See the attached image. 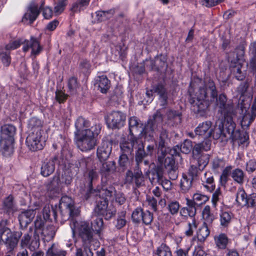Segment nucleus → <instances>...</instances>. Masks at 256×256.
<instances>
[{
	"instance_id": "49",
	"label": "nucleus",
	"mask_w": 256,
	"mask_h": 256,
	"mask_svg": "<svg viewBox=\"0 0 256 256\" xmlns=\"http://www.w3.org/2000/svg\"><path fill=\"white\" fill-rule=\"evenodd\" d=\"M248 196L244 190L242 188H239L236 196V201L240 206H244L246 204Z\"/></svg>"
},
{
	"instance_id": "21",
	"label": "nucleus",
	"mask_w": 256,
	"mask_h": 256,
	"mask_svg": "<svg viewBox=\"0 0 256 256\" xmlns=\"http://www.w3.org/2000/svg\"><path fill=\"white\" fill-rule=\"evenodd\" d=\"M224 126H225L224 120V122L222 121H220L218 123L216 122L214 129L213 130H212V136L214 139L218 140L222 138V140L224 138L228 137V134L226 128H225L226 130H224Z\"/></svg>"
},
{
	"instance_id": "44",
	"label": "nucleus",
	"mask_w": 256,
	"mask_h": 256,
	"mask_svg": "<svg viewBox=\"0 0 256 256\" xmlns=\"http://www.w3.org/2000/svg\"><path fill=\"white\" fill-rule=\"evenodd\" d=\"M202 169H200V167L198 166L196 164H194V163L191 164L189 170L188 176L194 180L198 179L199 175L202 172Z\"/></svg>"
},
{
	"instance_id": "38",
	"label": "nucleus",
	"mask_w": 256,
	"mask_h": 256,
	"mask_svg": "<svg viewBox=\"0 0 256 256\" xmlns=\"http://www.w3.org/2000/svg\"><path fill=\"white\" fill-rule=\"evenodd\" d=\"M202 216L204 220V222L210 224L215 218L214 215L211 212V208L209 205L206 206L202 212Z\"/></svg>"
},
{
	"instance_id": "30",
	"label": "nucleus",
	"mask_w": 256,
	"mask_h": 256,
	"mask_svg": "<svg viewBox=\"0 0 256 256\" xmlns=\"http://www.w3.org/2000/svg\"><path fill=\"white\" fill-rule=\"evenodd\" d=\"M40 14V10L38 8V6L31 4L28 8L24 16V18L30 21V24L36 19Z\"/></svg>"
},
{
	"instance_id": "56",
	"label": "nucleus",
	"mask_w": 256,
	"mask_h": 256,
	"mask_svg": "<svg viewBox=\"0 0 256 256\" xmlns=\"http://www.w3.org/2000/svg\"><path fill=\"white\" fill-rule=\"evenodd\" d=\"M154 220V214L149 210H146L144 211L142 216V222L146 226L151 224Z\"/></svg>"
},
{
	"instance_id": "25",
	"label": "nucleus",
	"mask_w": 256,
	"mask_h": 256,
	"mask_svg": "<svg viewBox=\"0 0 256 256\" xmlns=\"http://www.w3.org/2000/svg\"><path fill=\"white\" fill-rule=\"evenodd\" d=\"M152 90L159 95L160 105L165 106L168 104V92L164 86L162 84H158L154 87Z\"/></svg>"
},
{
	"instance_id": "28",
	"label": "nucleus",
	"mask_w": 256,
	"mask_h": 256,
	"mask_svg": "<svg viewBox=\"0 0 256 256\" xmlns=\"http://www.w3.org/2000/svg\"><path fill=\"white\" fill-rule=\"evenodd\" d=\"M90 3L89 0H78L74 2L70 8L71 15L74 16L76 13H79L86 8Z\"/></svg>"
},
{
	"instance_id": "5",
	"label": "nucleus",
	"mask_w": 256,
	"mask_h": 256,
	"mask_svg": "<svg viewBox=\"0 0 256 256\" xmlns=\"http://www.w3.org/2000/svg\"><path fill=\"white\" fill-rule=\"evenodd\" d=\"M22 236L21 232H12L8 227L0 226V241L4 244L9 252H12L17 246Z\"/></svg>"
},
{
	"instance_id": "10",
	"label": "nucleus",
	"mask_w": 256,
	"mask_h": 256,
	"mask_svg": "<svg viewBox=\"0 0 256 256\" xmlns=\"http://www.w3.org/2000/svg\"><path fill=\"white\" fill-rule=\"evenodd\" d=\"M46 141L44 134L30 132L26 137V143L30 150L36 152L43 149Z\"/></svg>"
},
{
	"instance_id": "29",
	"label": "nucleus",
	"mask_w": 256,
	"mask_h": 256,
	"mask_svg": "<svg viewBox=\"0 0 256 256\" xmlns=\"http://www.w3.org/2000/svg\"><path fill=\"white\" fill-rule=\"evenodd\" d=\"M110 81L106 76H102L96 78L95 85L102 93H106L110 88Z\"/></svg>"
},
{
	"instance_id": "62",
	"label": "nucleus",
	"mask_w": 256,
	"mask_h": 256,
	"mask_svg": "<svg viewBox=\"0 0 256 256\" xmlns=\"http://www.w3.org/2000/svg\"><path fill=\"white\" fill-rule=\"evenodd\" d=\"M198 226V223L195 219L193 218L191 222L188 223V228L185 232V234L186 236H190L193 234L194 231L196 228Z\"/></svg>"
},
{
	"instance_id": "13",
	"label": "nucleus",
	"mask_w": 256,
	"mask_h": 256,
	"mask_svg": "<svg viewBox=\"0 0 256 256\" xmlns=\"http://www.w3.org/2000/svg\"><path fill=\"white\" fill-rule=\"evenodd\" d=\"M59 209L62 214V211L66 210L68 218H72L78 216L80 212L78 208L75 206L74 200L67 196H64L61 198L60 201Z\"/></svg>"
},
{
	"instance_id": "22",
	"label": "nucleus",
	"mask_w": 256,
	"mask_h": 256,
	"mask_svg": "<svg viewBox=\"0 0 256 256\" xmlns=\"http://www.w3.org/2000/svg\"><path fill=\"white\" fill-rule=\"evenodd\" d=\"M219 215L220 226L223 228L228 227L233 218L232 213L228 210L221 208Z\"/></svg>"
},
{
	"instance_id": "35",
	"label": "nucleus",
	"mask_w": 256,
	"mask_h": 256,
	"mask_svg": "<svg viewBox=\"0 0 256 256\" xmlns=\"http://www.w3.org/2000/svg\"><path fill=\"white\" fill-rule=\"evenodd\" d=\"M194 181L187 174H183L180 182V188L182 192H188L192 188V182Z\"/></svg>"
},
{
	"instance_id": "20",
	"label": "nucleus",
	"mask_w": 256,
	"mask_h": 256,
	"mask_svg": "<svg viewBox=\"0 0 256 256\" xmlns=\"http://www.w3.org/2000/svg\"><path fill=\"white\" fill-rule=\"evenodd\" d=\"M93 193L90 194L91 196H96L99 197V198H106V200H108V198H112L115 194L116 190L113 186H109L108 188H102L100 190H94Z\"/></svg>"
},
{
	"instance_id": "32",
	"label": "nucleus",
	"mask_w": 256,
	"mask_h": 256,
	"mask_svg": "<svg viewBox=\"0 0 256 256\" xmlns=\"http://www.w3.org/2000/svg\"><path fill=\"white\" fill-rule=\"evenodd\" d=\"M142 126V123L138 118L134 116L130 117L128 120V127L131 136H134V132H138L139 128H141Z\"/></svg>"
},
{
	"instance_id": "52",
	"label": "nucleus",
	"mask_w": 256,
	"mask_h": 256,
	"mask_svg": "<svg viewBox=\"0 0 256 256\" xmlns=\"http://www.w3.org/2000/svg\"><path fill=\"white\" fill-rule=\"evenodd\" d=\"M192 198L194 200L197 205H202L209 200L210 197L207 195L196 192L193 194Z\"/></svg>"
},
{
	"instance_id": "53",
	"label": "nucleus",
	"mask_w": 256,
	"mask_h": 256,
	"mask_svg": "<svg viewBox=\"0 0 256 256\" xmlns=\"http://www.w3.org/2000/svg\"><path fill=\"white\" fill-rule=\"evenodd\" d=\"M73 180V174L69 169L65 170L62 173V182L66 185H70Z\"/></svg>"
},
{
	"instance_id": "45",
	"label": "nucleus",
	"mask_w": 256,
	"mask_h": 256,
	"mask_svg": "<svg viewBox=\"0 0 256 256\" xmlns=\"http://www.w3.org/2000/svg\"><path fill=\"white\" fill-rule=\"evenodd\" d=\"M210 159L209 155L208 154H201L196 160H194L192 162L196 164L200 169L204 170L208 163Z\"/></svg>"
},
{
	"instance_id": "6",
	"label": "nucleus",
	"mask_w": 256,
	"mask_h": 256,
	"mask_svg": "<svg viewBox=\"0 0 256 256\" xmlns=\"http://www.w3.org/2000/svg\"><path fill=\"white\" fill-rule=\"evenodd\" d=\"M218 111L224 115L225 123L232 120L233 116L236 114L234 104L231 100H228L224 94H220L215 98Z\"/></svg>"
},
{
	"instance_id": "63",
	"label": "nucleus",
	"mask_w": 256,
	"mask_h": 256,
	"mask_svg": "<svg viewBox=\"0 0 256 256\" xmlns=\"http://www.w3.org/2000/svg\"><path fill=\"white\" fill-rule=\"evenodd\" d=\"M92 226L98 232H100L104 227V221L101 218H96L92 222Z\"/></svg>"
},
{
	"instance_id": "12",
	"label": "nucleus",
	"mask_w": 256,
	"mask_h": 256,
	"mask_svg": "<svg viewBox=\"0 0 256 256\" xmlns=\"http://www.w3.org/2000/svg\"><path fill=\"white\" fill-rule=\"evenodd\" d=\"M124 182L132 185L135 189L144 186V178L140 168L135 167L134 173L128 170L126 174Z\"/></svg>"
},
{
	"instance_id": "42",
	"label": "nucleus",
	"mask_w": 256,
	"mask_h": 256,
	"mask_svg": "<svg viewBox=\"0 0 256 256\" xmlns=\"http://www.w3.org/2000/svg\"><path fill=\"white\" fill-rule=\"evenodd\" d=\"M208 224L206 222H204L202 226L198 229L197 236L198 240L200 242H204L210 234V232Z\"/></svg>"
},
{
	"instance_id": "37",
	"label": "nucleus",
	"mask_w": 256,
	"mask_h": 256,
	"mask_svg": "<svg viewBox=\"0 0 256 256\" xmlns=\"http://www.w3.org/2000/svg\"><path fill=\"white\" fill-rule=\"evenodd\" d=\"M138 144V140L135 136H132L130 142H125L120 144V148L124 152L131 153L135 144Z\"/></svg>"
},
{
	"instance_id": "59",
	"label": "nucleus",
	"mask_w": 256,
	"mask_h": 256,
	"mask_svg": "<svg viewBox=\"0 0 256 256\" xmlns=\"http://www.w3.org/2000/svg\"><path fill=\"white\" fill-rule=\"evenodd\" d=\"M151 174L152 175V179L153 180H156L157 181H160L163 176L162 168L160 166L155 168L152 170Z\"/></svg>"
},
{
	"instance_id": "26",
	"label": "nucleus",
	"mask_w": 256,
	"mask_h": 256,
	"mask_svg": "<svg viewBox=\"0 0 256 256\" xmlns=\"http://www.w3.org/2000/svg\"><path fill=\"white\" fill-rule=\"evenodd\" d=\"M202 185L209 192H212L216 188V184L212 174L209 172L204 173L201 178Z\"/></svg>"
},
{
	"instance_id": "3",
	"label": "nucleus",
	"mask_w": 256,
	"mask_h": 256,
	"mask_svg": "<svg viewBox=\"0 0 256 256\" xmlns=\"http://www.w3.org/2000/svg\"><path fill=\"white\" fill-rule=\"evenodd\" d=\"M78 234L82 240L80 248H76L75 256H94L90 248L91 244L94 240L93 233L89 224L83 222L78 228Z\"/></svg>"
},
{
	"instance_id": "8",
	"label": "nucleus",
	"mask_w": 256,
	"mask_h": 256,
	"mask_svg": "<svg viewBox=\"0 0 256 256\" xmlns=\"http://www.w3.org/2000/svg\"><path fill=\"white\" fill-rule=\"evenodd\" d=\"M79 166L80 167L86 168L88 170L86 179L88 181L89 187L88 190L84 196V198L87 200L90 198V194L93 193L92 183L98 180V172L94 166L92 168L88 169V168L90 164H93V160L91 158H83L78 160Z\"/></svg>"
},
{
	"instance_id": "4",
	"label": "nucleus",
	"mask_w": 256,
	"mask_h": 256,
	"mask_svg": "<svg viewBox=\"0 0 256 256\" xmlns=\"http://www.w3.org/2000/svg\"><path fill=\"white\" fill-rule=\"evenodd\" d=\"M16 128L12 124H6L1 127L0 145L2 154L6 156H11L14 152L13 144Z\"/></svg>"
},
{
	"instance_id": "34",
	"label": "nucleus",
	"mask_w": 256,
	"mask_h": 256,
	"mask_svg": "<svg viewBox=\"0 0 256 256\" xmlns=\"http://www.w3.org/2000/svg\"><path fill=\"white\" fill-rule=\"evenodd\" d=\"M66 251L62 249L56 244H53L46 252V254L49 256H66Z\"/></svg>"
},
{
	"instance_id": "47",
	"label": "nucleus",
	"mask_w": 256,
	"mask_h": 256,
	"mask_svg": "<svg viewBox=\"0 0 256 256\" xmlns=\"http://www.w3.org/2000/svg\"><path fill=\"white\" fill-rule=\"evenodd\" d=\"M46 220L42 218L41 216H38L34 221V227L35 230L34 232V236H36V234L37 233H41L42 231L44 229V226L45 224Z\"/></svg>"
},
{
	"instance_id": "2",
	"label": "nucleus",
	"mask_w": 256,
	"mask_h": 256,
	"mask_svg": "<svg viewBox=\"0 0 256 256\" xmlns=\"http://www.w3.org/2000/svg\"><path fill=\"white\" fill-rule=\"evenodd\" d=\"M208 90L212 100H214L218 96V90L214 82L210 78L204 81V86L199 88L194 96L190 95L189 102L194 113L202 115L208 108V102L206 100Z\"/></svg>"
},
{
	"instance_id": "60",
	"label": "nucleus",
	"mask_w": 256,
	"mask_h": 256,
	"mask_svg": "<svg viewBox=\"0 0 256 256\" xmlns=\"http://www.w3.org/2000/svg\"><path fill=\"white\" fill-rule=\"evenodd\" d=\"M42 234L48 240L52 238L55 235L54 228L52 226H49L44 228L41 232Z\"/></svg>"
},
{
	"instance_id": "55",
	"label": "nucleus",
	"mask_w": 256,
	"mask_h": 256,
	"mask_svg": "<svg viewBox=\"0 0 256 256\" xmlns=\"http://www.w3.org/2000/svg\"><path fill=\"white\" fill-rule=\"evenodd\" d=\"M126 214V212L125 211H122L118 214L115 225L117 229H121L126 226V222L125 219Z\"/></svg>"
},
{
	"instance_id": "23",
	"label": "nucleus",
	"mask_w": 256,
	"mask_h": 256,
	"mask_svg": "<svg viewBox=\"0 0 256 256\" xmlns=\"http://www.w3.org/2000/svg\"><path fill=\"white\" fill-rule=\"evenodd\" d=\"M57 160L56 156L54 157L48 162H44L41 166L40 174L44 177H47L52 174L55 170V161Z\"/></svg>"
},
{
	"instance_id": "39",
	"label": "nucleus",
	"mask_w": 256,
	"mask_h": 256,
	"mask_svg": "<svg viewBox=\"0 0 256 256\" xmlns=\"http://www.w3.org/2000/svg\"><path fill=\"white\" fill-rule=\"evenodd\" d=\"M230 176L235 182L239 184H242L244 182V173L239 168L233 170L230 173Z\"/></svg>"
},
{
	"instance_id": "46",
	"label": "nucleus",
	"mask_w": 256,
	"mask_h": 256,
	"mask_svg": "<svg viewBox=\"0 0 256 256\" xmlns=\"http://www.w3.org/2000/svg\"><path fill=\"white\" fill-rule=\"evenodd\" d=\"M167 116L168 120L174 124H178L181 122V114L178 111L169 110L167 112Z\"/></svg>"
},
{
	"instance_id": "61",
	"label": "nucleus",
	"mask_w": 256,
	"mask_h": 256,
	"mask_svg": "<svg viewBox=\"0 0 256 256\" xmlns=\"http://www.w3.org/2000/svg\"><path fill=\"white\" fill-rule=\"evenodd\" d=\"M68 0H60L56 4L54 8V12L56 15L60 14L64 10L67 5Z\"/></svg>"
},
{
	"instance_id": "41",
	"label": "nucleus",
	"mask_w": 256,
	"mask_h": 256,
	"mask_svg": "<svg viewBox=\"0 0 256 256\" xmlns=\"http://www.w3.org/2000/svg\"><path fill=\"white\" fill-rule=\"evenodd\" d=\"M116 170V164L114 161H109L104 162L100 169L102 175H106L110 172H113Z\"/></svg>"
},
{
	"instance_id": "15",
	"label": "nucleus",
	"mask_w": 256,
	"mask_h": 256,
	"mask_svg": "<svg viewBox=\"0 0 256 256\" xmlns=\"http://www.w3.org/2000/svg\"><path fill=\"white\" fill-rule=\"evenodd\" d=\"M96 202L94 211L98 215L102 216L106 220L110 219L115 215L116 210L108 208V200H106V198L97 199Z\"/></svg>"
},
{
	"instance_id": "27",
	"label": "nucleus",
	"mask_w": 256,
	"mask_h": 256,
	"mask_svg": "<svg viewBox=\"0 0 256 256\" xmlns=\"http://www.w3.org/2000/svg\"><path fill=\"white\" fill-rule=\"evenodd\" d=\"M2 208L6 213H13L16 210L14 196L12 194L4 198L2 201Z\"/></svg>"
},
{
	"instance_id": "9",
	"label": "nucleus",
	"mask_w": 256,
	"mask_h": 256,
	"mask_svg": "<svg viewBox=\"0 0 256 256\" xmlns=\"http://www.w3.org/2000/svg\"><path fill=\"white\" fill-rule=\"evenodd\" d=\"M158 160L162 168H164L169 178L175 180L178 176V167L176 164L173 156H166V154L162 152V155L158 153Z\"/></svg>"
},
{
	"instance_id": "33",
	"label": "nucleus",
	"mask_w": 256,
	"mask_h": 256,
	"mask_svg": "<svg viewBox=\"0 0 256 256\" xmlns=\"http://www.w3.org/2000/svg\"><path fill=\"white\" fill-rule=\"evenodd\" d=\"M214 240L216 246L221 250L226 249L229 242L228 236L224 233L215 236Z\"/></svg>"
},
{
	"instance_id": "64",
	"label": "nucleus",
	"mask_w": 256,
	"mask_h": 256,
	"mask_svg": "<svg viewBox=\"0 0 256 256\" xmlns=\"http://www.w3.org/2000/svg\"><path fill=\"white\" fill-rule=\"evenodd\" d=\"M224 165V162L222 158H216L212 162V168L215 170H218L222 168Z\"/></svg>"
},
{
	"instance_id": "1",
	"label": "nucleus",
	"mask_w": 256,
	"mask_h": 256,
	"mask_svg": "<svg viewBox=\"0 0 256 256\" xmlns=\"http://www.w3.org/2000/svg\"><path fill=\"white\" fill-rule=\"evenodd\" d=\"M76 130L74 132L76 143L82 152H86L94 149L96 145L94 134H98L100 130L99 124L90 126V122L82 116L78 118L75 122Z\"/></svg>"
},
{
	"instance_id": "16",
	"label": "nucleus",
	"mask_w": 256,
	"mask_h": 256,
	"mask_svg": "<svg viewBox=\"0 0 256 256\" xmlns=\"http://www.w3.org/2000/svg\"><path fill=\"white\" fill-rule=\"evenodd\" d=\"M30 49H31V55L34 58L40 54L43 48L40 44L38 38L31 36L30 40H25L22 50L24 52H27Z\"/></svg>"
},
{
	"instance_id": "18",
	"label": "nucleus",
	"mask_w": 256,
	"mask_h": 256,
	"mask_svg": "<svg viewBox=\"0 0 256 256\" xmlns=\"http://www.w3.org/2000/svg\"><path fill=\"white\" fill-rule=\"evenodd\" d=\"M212 122L210 121H206L200 123L196 128L194 132L196 135L202 136L204 138H208L212 136Z\"/></svg>"
},
{
	"instance_id": "36",
	"label": "nucleus",
	"mask_w": 256,
	"mask_h": 256,
	"mask_svg": "<svg viewBox=\"0 0 256 256\" xmlns=\"http://www.w3.org/2000/svg\"><path fill=\"white\" fill-rule=\"evenodd\" d=\"M148 156L144 149V146L142 143L139 144L138 150L136 152V164L135 167L140 168V163L142 162V160Z\"/></svg>"
},
{
	"instance_id": "43",
	"label": "nucleus",
	"mask_w": 256,
	"mask_h": 256,
	"mask_svg": "<svg viewBox=\"0 0 256 256\" xmlns=\"http://www.w3.org/2000/svg\"><path fill=\"white\" fill-rule=\"evenodd\" d=\"M256 114L254 112L245 114L242 119L240 124L242 128H248L250 124L254 120Z\"/></svg>"
},
{
	"instance_id": "51",
	"label": "nucleus",
	"mask_w": 256,
	"mask_h": 256,
	"mask_svg": "<svg viewBox=\"0 0 256 256\" xmlns=\"http://www.w3.org/2000/svg\"><path fill=\"white\" fill-rule=\"evenodd\" d=\"M68 88L71 94H76L78 88H79V84L78 79L76 77H72L69 78L68 83Z\"/></svg>"
},
{
	"instance_id": "50",
	"label": "nucleus",
	"mask_w": 256,
	"mask_h": 256,
	"mask_svg": "<svg viewBox=\"0 0 256 256\" xmlns=\"http://www.w3.org/2000/svg\"><path fill=\"white\" fill-rule=\"evenodd\" d=\"M144 211L140 207H138L133 211L132 214V219L133 222L140 224L142 222V218Z\"/></svg>"
},
{
	"instance_id": "54",
	"label": "nucleus",
	"mask_w": 256,
	"mask_h": 256,
	"mask_svg": "<svg viewBox=\"0 0 256 256\" xmlns=\"http://www.w3.org/2000/svg\"><path fill=\"white\" fill-rule=\"evenodd\" d=\"M25 40L22 38L16 39L11 41L6 46V50H14L18 48L21 44L24 45Z\"/></svg>"
},
{
	"instance_id": "58",
	"label": "nucleus",
	"mask_w": 256,
	"mask_h": 256,
	"mask_svg": "<svg viewBox=\"0 0 256 256\" xmlns=\"http://www.w3.org/2000/svg\"><path fill=\"white\" fill-rule=\"evenodd\" d=\"M193 146L192 142L190 140H186L180 145V150L182 152L188 154L192 150Z\"/></svg>"
},
{
	"instance_id": "19",
	"label": "nucleus",
	"mask_w": 256,
	"mask_h": 256,
	"mask_svg": "<svg viewBox=\"0 0 256 256\" xmlns=\"http://www.w3.org/2000/svg\"><path fill=\"white\" fill-rule=\"evenodd\" d=\"M35 215L36 212L33 210H28L22 212L18 216L20 226L22 228H26L32 222Z\"/></svg>"
},
{
	"instance_id": "48",
	"label": "nucleus",
	"mask_w": 256,
	"mask_h": 256,
	"mask_svg": "<svg viewBox=\"0 0 256 256\" xmlns=\"http://www.w3.org/2000/svg\"><path fill=\"white\" fill-rule=\"evenodd\" d=\"M166 208L171 214L175 215L180 210V204L176 200H170L167 204Z\"/></svg>"
},
{
	"instance_id": "24",
	"label": "nucleus",
	"mask_w": 256,
	"mask_h": 256,
	"mask_svg": "<svg viewBox=\"0 0 256 256\" xmlns=\"http://www.w3.org/2000/svg\"><path fill=\"white\" fill-rule=\"evenodd\" d=\"M28 133H42L44 134L42 130V122L36 118H32L28 122Z\"/></svg>"
},
{
	"instance_id": "11",
	"label": "nucleus",
	"mask_w": 256,
	"mask_h": 256,
	"mask_svg": "<svg viewBox=\"0 0 256 256\" xmlns=\"http://www.w3.org/2000/svg\"><path fill=\"white\" fill-rule=\"evenodd\" d=\"M162 122V118L161 114L156 112L153 116L152 118L148 120L140 131L141 134L145 138L146 136L153 137L154 134L158 130V127H160Z\"/></svg>"
},
{
	"instance_id": "57",
	"label": "nucleus",
	"mask_w": 256,
	"mask_h": 256,
	"mask_svg": "<svg viewBox=\"0 0 256 256\" xmlns=\"http://www.w3.org/2000/svg\"><path fill=\"white\" fill-rule=\"evenodd\" d=\"M157 256H172L170 248L165 244H161L156 250Z\"/></svg>"
},
{
	"instance_id": "31",
	"label": "nucleus",
	"mask_w": 256,
	"mask_h": 256,
	"mask_svg": "<svg viewBox=\"0 0 256 256\" xmlns=\"http://www.w3.org/2000/svg\"><path fill=\"white\" fill-rule=\"evenodd\" d=\"M154 59V61L153 60H150L152 69L159 70L161 68L167 67V58L166 56L162 54H160L156 56Z\"/></svg>"
},
{
	"instance_id": "40",
	"label": "nucleus",
	"mask_w": 256,
	"mask_h": 256,
	"mask_svg": "<svg viewBox=\"0 0 256 256\" xmlns=\"http://www.w3.org/2000/svg\"><path fill=\"white\" fill-rule=\"evenodd\" d=\"M114 14V10H100L96 12V18L99 22L106 20L111 18Z\"/></svg>"
},
{
	"instance_id": "14",
	"label": "nucleus",
	"mask_w": 256,
	"mask_h": 256,
	"mask_svg": "<svg viewBox=\"0 0 256 256\" xmlns=\"http://www.w3.org/2000/svg\"><path fill=\"white\" fill-rule=\"evenodd\" d=\"M126 114L120 111H113L108 116L106 122L108 126L112 129H120L124 126Z\"/></svg>"
},
{
	"instance_id": "17",
	"label": "nucleus",
	"mask_w": 256,
	"mask_h": 256,
	"mask_svg": "<svg viewBox=\"0 0 256 256\" xmlns=\"http://www.w3.org/2000/svg\"><path fill=\"white\" fill-rule=\"evenodd\" d=\"M112 150V144L108 140H103L97 149L96 155L100 162L106 160Z\"/></svg>"
},
{
	"instance_id": "7",
	"label": "nucleus",
	"mask_w": 256,
	"mask_h": 256,
	"mask_svg": "<svg viewBox=\"0 0 256 256\" xmlns=\"http://www.w3.org/2000/svg\"><path fill=\"white\" fill-rule=\"evenodd\" d=\"M225 126L229 138L234 143L237 142L240 146H248L250 142L248 134L244 130H235L236 124L233 120L226 122Z\"/></svg>"
}]
</instances>
